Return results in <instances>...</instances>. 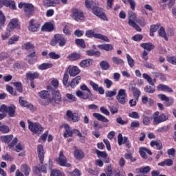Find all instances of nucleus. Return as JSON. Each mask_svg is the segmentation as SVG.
<instances>
[{
	"instance_id": "nucleus-1",
	"label": "nucleus",
	"mask_w": 176,
	"mask_h": 176,
	"mask_svg": "<svg viewBox=\"0 0 176 176\" xmlns=\"http://www.w3.org/2000/svg\"><path fill=\"white\" fill-rule=\"evenodd\" d=\"M47 89L48 91L43 90L38 93L40 98L47 100L48 101L43 104V105H49V102H53V101H54L55 104H60L62 100L60 91L54 89L52 86H47Z\"/></svg>"
},
{
	"instance_id": "nucleus-2",
	"label": "nucleus",
	"mask_w": 176,
	"mask_h": 176,
	"mask_svg": "<svg viewBox=\"0 0 176 176\" xmlns=\"http://www.w3.org/2000/svg\"><path fill=\"white\" fill-rule=\"evenodd\" d=\"M43 145L38 144L37 146V153L38 159L40 160V163L41 164H42L40 167V170L41 173H43V174H47V167L50 171L53 170V160H52V159H49L48 165L47 164H43V160H45V153H43Z\"/></svg>"
},
{
	"instance_id": "nucleus-3",
	"label": "nucleus",
	"mask_w": 176,
	"mask_h": 176,
	"mask_svg": "<svg viewBox=\"0 0 176 176\" xmlns=\"http://www.w3.org/2000/svg\"><path fill=\"white\" fill-rule=\"evenodd\" d=\"M142 77L144 78V79H146V80H147L148 83L150 85H146L144 88V91H145V93H148V94H153V93L156 91V86H155V82H153L152 77H151V76H149L146 73H144L142 74Z\"/></svg>"
},
{
	"instance_id": "nucleus-4",
	"label": "nucleus",
	"mask_w": 176,
	"mask_h": 176,
	"mask_svg": "<svg viewBox=\"0 0 176 176\" xmlns=\"http://www.w3.org/2000/svg\"><path fill=\"white\" fill-rule=\"evenodd\" d=\"M153 124L154 126H157V124H160V123H163L168 120V114L164 113L160 114V112L155 111L153 114Z\"/></svg>"
},
{
	"instance_id": "nucleus-5",
	"label": "nucleus",
	"mask_w": 176,
	"mask_h": 176,
	"mask_svg": "<svg viewBox=\"0 0 176 176\" xmlns=\"http://www.w3.org/2000/svg\"><path fill=\"white\" fill-rule=\"evenodd\" d=\"M51 46H56L58 45L60 47L67 45V38L63 34H56L54 35V38L50 41Z\"/></svg>"
},
{
	"instance_id": "nucleus-6",
	"label": "nucleus",
	"mask_w": 176,
	"mask_h": 176,
	"mask_svg": "<svg viewBox=\"0 0 176 176\" xmlns=\"http://www.w3.org/2000/svg\"><path fill=\"white\" fill-rule=\"evenodd\" d=\"M28 129L32 132V134H41L45 129L38 122H32L30 120L28 121Z\"/></svg>"
},
{
	"instance_id": "nucleus-7",
	"label": "nucleus",
	"mask_w": 176,
	"mask_h": 176,
	"mask_svg": "<svg viewBox=\"0 0 176 176\" xmlns=\"http://www.w3.org/2000/svg\"><path fill=\"white\" fill-rule=\"evenodd\" d=\"M80 90H82V91H87V92H82L80 90H78L76 92V94L77 97H79V98H82V100H87L89 98V95L91 96V91L89 87H87V85H83L80 87Z\"/></svg>"
},
{
	"instance_id": "nucleus-8",
	"label": "nucleus",
	"mask_w": 176,
	"mask_h": 176,
	"mask_svg": "<svg viewBox=\"0 0 176 176\" xmlns=\"http://www.w3.org/2000/svg\"><path fill=\"white\" fill-rule=\"evenodd\" d=\"M85 36L87 38H95V39H102V41H104V42H109V38L108 36H104L100 33H96L94 30H89L86 31Z\"/></svg>"
},
{
	"instance_id": "nucleus-9",
	"label": "nucleus",
	"mask_w": 176,
	"mask_h": 176,
	"mask_svg": "<svg viewBox=\"0 0 176 176\" xmlns=\"http://www.w3.org/2000/svg\"><path fill=\"white\" fill-rule=\"evenodd\" d=\"M0 112H6L10 118H14L16 116V106L14 104H10V106L2 104L0 107Z\"/></svg>"
},
{
	"instance_id": "nucleus-10",
	"label": "nucleus",
	"mask_w": 176,
	"mask_h": 176,
	"mask_svg": "<svg viewBox=\"0 0 176 176\" xmlns=\"http://www.w3.org/2000/svg\"><path fill=\"white\" fill-rule=\"evenodd\" d=\"M72 17L76 20V21H78L80 23L85 21V13L79 8H73L72 10Z\"/></svg>"
},
{
	"instance_id": "nucleus-11",
	"label": "nucleus",
	"mask_w": 176,
	"mask_h": 176,
	"mask_svg": "<svg viewBox=\"0 0 176 176\" xmlns=\"http://www.w3.org/2000/svg\"><path fill=\"white\" fill-rule=\"evenodd\" d=\"M92 13L104 21H108V17L104 12V10L98 6H94L91 8Z\"/></svg>"
},
{
	"instance_id": "nucleus-12",
	"label": "nucleus",
	"mask_w": 176,
	"mask_h": 176,
	"mask_svg": "<svg viewBox=\"0 0 176 176\" xmlns=\"http://www.w3.org/2000/svg\"><path fill=\"white\" fill-rule=\"evenodd\" d=\"M116 100L120 104H122V105H124V104H126V100H127V94L126 93V89H120L118 91Z\"/></svg>"
},
{
	"instance_id": "nucleus-13",
	"label": "nucleus",
	"mask_w": 176,
	"mask_h": 176,
	"mask_svg": "<svg viewBox=\"0 0 176 176\" xmlns=\"http://www.w3.org/2000/svg\"><path fill=\"white\" fill-rule=\"evenodd\" d=\"M28 30L31 32H38L41 30V23L35 19H32L29 21Z\"/></svg>"
},
{
	"instance_id": "nucleus-14",
	"label": "nucleus",
	"mask_w": 176,
	"mask_h": 176,
	"mask_svg": "<svg viewBox=\"0 0 176 176\" xmlns=\"http://www.w3.org/2000/svg\"><path fill=\"white\" fill-rule=\"evenodd\" d=\"M67 157L64 155V152H63V151H60L58 158V164L60 165L62 167H71V164L67 163Z\"/></svg>"
},
{
	"instance_id": "nucleus-15",
	"label": "nucleus",
	"mask_w": 176,
	"mask_h": 176,
	"mask_svg": "<svg viewBox=\"0 0 176 176\" xmlns=\"http://www.w3.org/2000/svg\"><path fill=\"white\" fill-rule=\"evenodd\" d=\"M23 10L25 16L28 19H30V17H32V16H34V13H35V7L32 3H27Z\"/></svg>"
},
{
	"instance_id": "nucleus-16",
	"label": "nucleus",
	"mask_w": 176,
	"mask_h": 176,
	"mask_svg": "<svg viewBox=\"0 0 176 176\" xmlns=\"http://www.w3.org/2000/svg\"><path fill=\"white\" fill-rule=\"evenodd\" d=\"M66 72L69 74V76L72 78H75V76H78V75L80 73V69L77 66H69L66 70Z\"/></svg>"
},
{
	"instance_id": "nucleus-17",
	"label": "nucleus",
	"mask_w": 176,
	"mask_h": 176,
	"mask_svg": "<svg viewBox=\"0 0 176 176\" xmlns=\"http://www.w3.org/2000/svg\"><path fill=\"white\" fill-rule=\"evenodd\" d=\"M67 120L68 122H73L74 123H76L79 122V117L76 113H73L71 110H67L66 113Z\"/></svg>"
},
{
	"instance_id": "nucleus-18",
	"label": "nucleus",
	"mask_w": 176,
	"mask_h": 176,
	"mask_svg": "<svg viewBox=\"0 0 176 176\" xmlns=\"http://www.w3.org/2000/svg\"><path fill=\"white\" fill-rule=\"evenodd\" d=\"M16 28H20V24L19 23V20L16 18H14L10 20L8 23L6 30H9L10 31H13V30Z\"/></svg>"
},
{
	"instance_id": "nucleus-19",
	"label": "nucleus",
	"mask_w": 176,
	"mask_h": 176,
	"mask_svg": "<svg viewBox=\"0 0 176 176\" xmlns=\"http://www.w3.org/2000/svg\"><path fill=\"white\" fill-rule=\"evenodd\" d=\"M158 98H160L161 101H165L166 107H171V105L174 104V99L169 98L165 94H159Z\"/></svg>"
},
{
	"instance_id": "nucleus-20",
	"label": "nucleus",
	"mask_w": 176,
	"mask_h": 176,
	"mask_svg": "<svg viewBox=\"0 0 176 176\" xmlns=\"http://www.w3.org/2000/svg\"><path fill=\"white\" fill-rule=\"evenodd\" d=\"M39 76H41V74L38 72H28L25 74V78L28 80H35V79H38Z\"/></svg>"
},
{
	"instance_id": "nucleus-21",
	"label": "nucleus",
	"mask_w": 176,
	"mask_h": 176,
	"mask_svg": "<svg viewBox=\"0 0 176 176\" xmlns=\"http://www.w3.org/2000/svg\"><path fill=\"white\" fill-rule=\"evenodd\" d=\"M63 127L65 129V131L63 133L64 138H68V137H72V128L69 126L68 124H64Z\"/></svg>"
},
{
	"instance_id": "nucleus-22",
	"label": "nucleus",
	"mask_w": 176,
	"mask_h": 176,
	"mask_svg": "<svg viewBox=\"0 0 176 176\" xmlns=\"http://www.w3.org/2000/svg\"><path fill=\"white\" fill-rule=\"evenodd\" d=\"M81 68H89L91 65H93V59H85L79 63Z\"/></svg>"
},
{
	"instance_id": "nucleus-23",
	"label": "nucleus",
	"mask_w": 176,
	"mask_h": 176,
	"mask_svg": "<svg viewBox=\"0 0 176 176\" xmlns=\"http://www.w3.org/2000/svg\"><path fill=\"white\" fill-rule=\"evenodd\" d=\"M54 30V25L50 22H46L41 28V31L52 32Z\"/></svg>"
},
{
	"instance_id": "nucleus-24",
	"label": "nucleus",
	"mask_w": 176,
	"mask_h": 176,
	"mask_svg": "<svg viewBox=\"0 0 176 176\" xmlns=\"http://www.w3.org/2000/svg\"><path fill=\"white\" fill-rule=\"evenodd\" d=\"M94 118L97 119V120H99V122H102V123H109V120L105 116L98 113H93Z\"/></svg>"
},
{
	"instance_id": "nucleus-25",
	"label": "nucleus",
	"mask_w": 176,
	"mask_h": 176,
	"mask_svg": "<svg viewBox=\"0 0 176 176\" xmlns=\"http://www.w3.org/2000/svg\"><path fill=\"white\" fill-rule=\"evenodd\" d=\"M157 90L159 91H166L167 93H173V88L164 85V84H160L157 87Z\"/></svg>"
},
{
	"instance_id": "nucleus-26",
	"label": "nucleus",
	"mask_w": 176,
	"mask_h": 176,
	"mask_svg": "<svg viewBox=\"0 0 176 176\" xmlns=\"http://www.w3.org/2000/svg\"><path fill=\"white\" fill-rule=\"evenodd\" d=\"M74 157L76 160H82L85 157V152L79 148H76L74 151Z\"/></svg>"
},
{
	"instance_id": "nucleus-27",
	"label": "nucleus",
	"mask_w": 176,
	"mask_h": 176,
	"mask_svg": "<svg viewBox=\"0 0 176 176\" xmlns=\"http://www.w3.org/2000/svg\"><path fill=\"white\" fill-rule=\"evenodd\" d=\"M21 173H23L25 176H30L31 167H30L27 164H23L21 166Z\"/></svg>"
},
{
	"instance_id": "nucleus-28",
	"label": "nucleus",
	"mask_w": 176,
	"mask_h": 176,
	"mask_svg": "<svg viewBox=\"0 0 176 176\" xmlns=\"http://www.w3.org/2000/svg\"><path fill=\"white\" fill-rule=\"evenodd\" d=\"M19 104L23 107V108L34 109V105L30 104L28 101L23 100V97H19Z\"/></svg>"
},
{
	"instance_id": "nucleus-29",
	"label": "nucleus",
	"mask_w": 176,
	"mask_h": 176,
	"mask_svg": "<svg viewBox=\"0 0 176 176\" xmlns=\"http://www.w3.org/2000/svg\"><path fill=\"white\" fill-rule=\"evenodd\" d=\"M82 80V76H77L74 78H73L70 82V87L72 89H75L78 85H79V82Z\"/></svg>"
},
{
	"instance_id": "nucleus-30",
	"label": "nucleus",
	"mask_w": 176,
	"mask_h": 176,
	"mask_svg": "<svg viewBox=\"0 0 176 176\" xmlns=\"http://www.w3.org/2000/svg\"><path fill=\"white\" fill-rule=\"evenodd\" d=\"M154 78H157L160 79V80H162V82H166L167 80V76H166V74L161 72H154L152 73Z\"/></svg>"
},
{
	"instance_id": "nucleus-31",
	"label": "nucleus",
	"mask_w": 176,
	"mask_h": 176,
	"mask_svg": "<svg viewBox=\"0 0 176 176\" xmlns=\"http://www.w3.org/2000/svg\"><path fill=\"white\" fill-rule=\"evenodd\" d=\"M13 140V135H6L0 136L1 142L9 144Z\"/></svg>"
},
{
	"instance_id": "nucleus-32",
	"label": "nucleus",
	"mask_w": 176,
	"mask_h": 176,
	"mask_svg": "<svg viewBox=\"0 0 176 176\" xmlns=\"http://www.w3.org/2000/svg\"><path fill=\"white\" fill-rule=\"evenodd\" d=\"M140 46L142 49H144V50H147L148 52H151L155 49V45L151 43H142L140 44Z\"/></svg>"
},
{
	"instance_id": "nucleus-33",
	"label": "nucleus",
	"mask_w": 176,
	"mask_h": 176,
	"mask_svg": "<svg viewBox=\"0 0 176 176\" xmlns=\"http://www.w3.org/2000/svg\"><path fill=\"white\" fill-rule=\"evenodd\" d=\"M98 47L101 50H106V52H111V50H113V46L111 44H100L98 45Z\"/></svg>"
},
{
	"instance_id": "nucleus-34",
	"label": "nucleus",
	"mask_w": 176,
	"mask_h": 176,
	"mask_svg": "<svg viewBox=\"0 0 176 176\" xmlns=\"http://www.w3.org/2000/svg\"><path fill=\"white\" fill-rule=\"evenodd\" d=\"M49 68H53V64L44 63L38 66V69H40V71H45L46 69H49Z\"/></svg>"
},
{
	"instance_id": "nucleus-35",
	"label": "nucleus",
	"mask_w": 176,
	"mask_h": 176,
	"mask_svg": "<svg viewBox=\"0 0 176 176\" xmlns=\"http://www.w3.org/2000/svg\"><path fill=\"white\" fill-rule=\"evenodd\" d=\"M126 141H129V138H127L126 136L123 138V135H122V133L118 134V144L119 146H121V145H123V144H124V142H126Z\"/></svg>"
},
{
	"instance_id": "nucleus-36",
	"label": "nucleus",
	"mask_w": 176,
	"mask_h": 176,
	"mask_svg": "<svg viewBox=\"0 0 176 176\" xmlns=\"http://www.w3.org/2000/svg\"><path fill=\"white\" fill-rule=\"evenodd\" d=\"M69 79V75H68V72H65L63 78V85L65 87H69L70 84L68 82Z\"/></svg>"
},
{
	"instance_id": "nucleus-37",
	"label": "nucleus",
	"mask_w": 176,
	"mask_h": 176,
	"mask_svg": "<svg viewBox=\"0 0 176 176\" xmlns=\"http://www.w3.org/2000/svg\"><path fill=\"white\" fill-rule=\"evenodd\" d=\"M173 164H174V162L173 161V160L166 159L164 161L160 163H158V166L161 167H164V166H168V167H170V166H173Z\"/></svg>"
},
{
	"instance_id": "nucleus-38",
	"label": "nucleus",
	"mask_w": 176,
	"mask_h": 176,
	"mask_svg": "<svg viewBox=\"0 0 176 176\" xmlns=\"http://www.w3.org/2000/svg\"><path fill=\"white\" fill-rule=\"evenodd\" d=\"M137 19V15L133 11L129 12V25L131 24V23H135V20Z\"/></svg>"
},
{
	"instance_id": "nucleus-39",
	"label": "nucleus",
	"mask_w": 176,
	"mask_h": 176,
	"mask_svg": "<svg viewBox=\"0 0 176 176\" xmlns=\"http://www.w3.org/2000/svg\"><path fill=\"white\" fill-rule=\"evenodd\" d=\"M46 58H51V60H58L61 58V56L58 54H56L55 52H51L48 54V57L47 56Z\"/></svg>"
},
{
	"instance_id": "nucleus-40",
	"label": "nucleus",
	"mask_w": 176,
	"mask_h": 176,
	"mask_svg": "<svg viewBox=\"0 0 176 176\" xmlns=\"http://www.w3.org/2000/svg\"><path fill=\"white\" fill-rule=\"evenodd\" d=\"M80 54L76 52H74L69 55V58L71 61H77V60H80Z\"/></svg>"
},
{
	"instance_id": "nucleus-41",
	"label": "nucleus",
	"mask_w": 176,
	"mask_h": 176,
	"mask_svg": "<svg viewBox=\"0 0 176 176\" xmlns=\"http://www.w3.org/2000/svg\"><path fill=\"white\" fill-rule=\"evenodd\" d=\"M132 92L135 98H136V101H138V98L141 96V91L138 89L137 87H132Z\"/></svg>"
},
{
	"instance_id": "nucleus-42",
	"label": "nucleus",
	"mask_w": 176,
	"mask_h": 176,
	"mask_svg": "<svg viewBox=\"0 0 176 176\" xmlns=\"http://www.w3.org/2000/svg\"><path fill=\"white\" fill-rule=\"evenodd\" d=\"M159 36H161V38H164L165 41H168V38H167V34H166V30H164V28L162 26L159 30H158Z\"/></svg>"
},
{
	"instance_id": "nucleus-43",
	"label": "nucleus",
	"mask_w": 176,
	"mask_h": 176,
	"mask_svg": "<svg viewBox=\"0 0 176 176\" xmlns=\"http://www.w3.org/2000/svg\"><path fill=\"white\" fill-rule=\"evenodd\" d=\"M75 43L78 46H80V47H82V49H86V43H85V40L82 38H76L75 40Z\"/></svg>"
},
{
	"instance_id": "nucleus-44",
	"label": "nucleus",
	"mask_w": 176,
	"mask_h": 176,
	"mask_svg": "<svg viewBox=\"0 0 176 176\" xmlns=\"http://www.w3.org/2000/svg\"><path fill=\"white\" fill-rule=\"evenodd\" d=\"M13 86L16 88L18 93H23V83L21 82H13Z\"/></svg>"
},
{
	"instance_id": "nucleus-45",
	"label": "nucleus",
	"mask_w": 176,
	"mask_h": 176,
	"mask_svg": "<svg viewBox=\"0 0 176 176\" xmlns=\"http://www.w3.org/2000/svg\"><path fill=\"white\" fill-rule=\"evenodd\" d=\"M19 39H20V36L17 35H14L9 38L8 41V45H14L16 42H19Z\"/></svg>"
},
{
	"instance_id": "nucleus-46",
	"label": "nucleus",
	"mask_w": 176,
	"mask_h": 176,
	"mask_svg": "<svg viewBox=\"0 0 176 176\" xmlns=\"http://www.w3.org/2000/svg\"><path fill=\"white\" fill-rule=\"evenodd\" d=\"M100 67L102 68V71H107L109 69V63L107 60H102L100 63Z\"/></svg>"
},
{
	"instance_id": "nucleus-47",
	"label": "nucleus",
	"mask_w": 176,
	"mask_h": 176,
	"mask_svg": "<svg viewBox=\"0 0 176 176\" xmlns=\"http://www.w3.org/2000/svg\"><path fill=\"white\" fill-rule=\"evenodd\" d=\"M122 1L125 3V5H127V3H129L131 10H135V1L134 0H122Z\"/></svg>"
},
{
	"instance_id": "nucleus-48",
	"label": "nucleus",
	"mask_w": 176,
	"mask_h": 176,
	"mask_svg": "<svg viewBox=\"0 0 176 176\" xmlns=\"http://www.w3.org/2000/svg\"><path fill=\"white\" fill-rule=\"evenodd\" d=\"M5 23H6V16H5L2 11H0V30H2V27L5 25Z\"/></svg>"
},
{
	"instance_id": "nucleus-49",
	"label": "nucleus",
	"mask_w": 176,
	"mask_h": 176,
	"mask_svg": "<svg viewBox=\"0 0 176 176\" xmlns=\"http://www.w3.org/2000/svg\"><path fill=\"white\" fill-rule=\"evenodd\" d=\"M87 56H96V57H100L101 56V52L100 51H94V50H89L87 51Z\"/></svg>"
},
{
	"instance_id": "nucleus-50",
	"label": "nucleus",
	"mask_w": 176,
	"mask_h": 176,
	"mask_svg": "<svg viewBox=\"0 0 176 176\" xmlns=\"http://www.w3.org/2000/svg\"><path fill=\"white\" fill-rule=\"evenodd\" d=\"M111 60L116 65H120L122 64H124V61H123L122 58L118 56L112 57Z\"/></svg>"
},
{
	"instance_id": "nucleus-51",
	"label": "nucleus",
	"mask_w": 176,
	"mask_h": 176,
	"mask_svg": "<svg viewBox=\"0 0 176 176\" xmlns=\"http://www.w3.org/2000/svg\"><path fill=\"white\" fill-rule=\"evenodd\" d=\"M17 142H19V139L17 138H14V139L12 140L10 143H8V146L10 149H14V146L17 144Z\"/></svg>"
},
{
	"instance_id": "nucleus-52",
	"label": "nucleus",
	"mask_w": 176,
	"mask_h": 176,
	"mask_svg": "<svg viewBox=\"0 0 176 176\" xmlns=\"http://www.w3.org/2000/svg\"><path fill=\"white\" fill-rule=\"evenodd\" d=\"M10 32H12V30H7L6 32L2 34H1L2 41H7V39H9V38H10V36H12V34Z\"/></svg>"
},
{
	"instance_id": "nucleus-53",
	"label": "nucleus",
	"mask_w": 176,
	"mask_h": 176,
	"mask_svg": "<svg viewBox=\"0 0 176 176\" xmlns=\"http://www.w3.org/2000/svg\"><path fill=\"white\" fill-rule=\"evenodd\" d=\"M139 171L141 174H148L151 171V166H143L139 168Z\"/></svg>"
},
{
	"instance_id": "nucleus-54",
	"label": "nucleus",
	"mask_w": 176,
	"mask_h": 176,
	"mask_svg": "<svg viewBox=\"0 0 176 176\" xmlns=\"http://www.w3.org/2000/svg\"><path fill=\"white\" fill-rule=\"evenodd\" d=\"M124 157L126 160H130L131 163H135V162H137V159L134 157H133V154L131 153H125Z\"/></svg>"
},
{
	"instance_id": "nucleus-55",
	"label": "nucleus",
	"mask_w": 176,
	"mask_h": 176,
	"mask_svg": "<svg viewBox=\"0 0 176 176\" xmlns=\"http://www.w3.org/2000/svg\"><path fill=\"white\" fill-rule=\"evenodd\" d=\"M131 39L135 42H141V41L144 39V36L142 34H137L132 36Z\"/></svg>"
},
{
	"instance_id": "nucleus-56",
	"label": "nucleus",
	"mask_w": 176,
	"mask_h": 176,
	"mask_svg": "<svg viewBox=\"0 0 176 176\" xmlns=\"http://www.w3.org/2000/svg\"><path fill=\"white\" fill-rule=\"evenodd\" d=\"M114 176H126V173L123 170H119L118 168L113 170Z\"/></svg>"
},
{
	"instance_id": "nucleus-57",
	"label": "nucleus",
	"mask_w": 176,
	"mask_h": 176,
	"mask_svg": "<svg viewBox=\"0 0 176 176\" xmlns=\"http://www.w3.org/2000/svg\"><path fill=\"white\" fill-rule=\"evenodd\" d=\"M52 85H48V86H52L54 90H58V80L56 78H54L52 82H51Z\"/></svg>"
},
{
	"instance_id": "nucleus-58",
	"label": "nucleus",
	"mask_w": 176,
	"mask_h": 176,
	"mask_svg": "<svg viewBox=\"0 0 176 176\" xmlns=\"http://www.w3.org/2000/svg\"><path fill=\"white\" fill-rule=\"evenodd\" d=\"M96 153L98 155V157H107L108 154L105 151H100L99 150H96Z\"/></svg>"
},
{
	"instance_id": "nucleus-59",
	"label": "nucleus",
	"mask_w": 176,
	"mask_h": 176,
	"mask_svg": "<svg viewBox=\"0 0 176 176\" xmlns=\"http://www.w3.org/2000/svg\"><path fill=\"white\" fill-rule=\"evenodd\" d=\"M126 60L128 61L129 67H131V68H133V67H134V60L129 54H126Z\"/></svg>"
},
{
	"instance_id": "nucleus-60",
	"label": "nucleus",
	"mask_w": 176,
	"mask_h": 176,
	"mask_svg": "<svg viewBox=\"0 0 176 176\" xmlns=\"http://www.w3.org/2000/svg\"><path fill=\"white\" fill-rule=\"evenodd\" d=\"M136 21L138 24L140 25V27H145V25H146V21L144 17L139 18Z\"/></svg>"
},
{
	"instance_id": "nucleus-61",
	"label": "nucleus",
	"mask_w": 176,
	"mask_h": 176,
	"mask_svg": "<svg viewBox=\"0 0 176 176\" xmlns=\"http://www.w3.org/2000/svg\"><path fill=\"white\" fill-rule=\"evenodd\" d=\"M0 131L3 134H8V133H9V131H10V129H9V126H8L6 125H1V127L0 128Z\"/></svg>"
},
{
	"instance_id": "nucleus-62",
	"label": "nucleus",
	"mask_w": 176,
	"mask_h": 176,
	"mask_svg": "<svg viewBox=\"0 0 176 176\" xmlns=\"http://www.w3.org/2000/svg\"><path fill=\"white\" fill-rule=\"evenodd\" d=\"M116 89H113V91H107L105 93L106 97H113L116 96Z\"/></svg>"
},
{
	"instance_id": "nucleus-63",
	"label": "nucleus",
	"mask_w": 176,
	"mask_h": 176,
	"mask_svg": "<svg viewBox=\"0 0 176 176\" xmlns=\"http://www.w3.org/2000/svg\"><path fill=\"white\" fill-rule=\"evenodd\" d=\"M168 63L173 64V65H176V56H168L166 58Z\"/></svg>"
},
{
	"instance_id": "nucleus-64",
	"label": "nucleus",
	"mask_w": 176,
	"mask_h": 176,
	"mask_svg": "<svg viewBox=\"0 0 176 176\" xmlns=\"http://www.w3.org/2000/svg\"><path fill=\"white\" fill-rule=\"evenodd\" d=\"M61 175V172L58 169H54L51 171L50 176H60Z\"/></svg>"
}]
</instances>
